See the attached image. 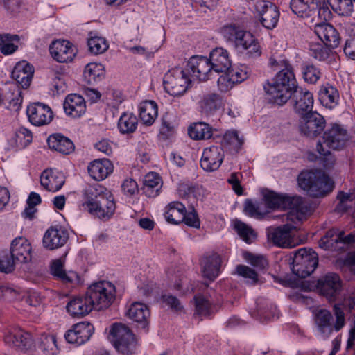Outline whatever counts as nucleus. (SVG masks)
Here are the masks:
<instances>
[{
	"label": "nucleus",
	"mask_w": 355,
	"mask_h": 355,
	"mask_svg": "<svg viewBox=\"0 0 355 355\" xmlns=\"http://www.w3.org/2000/svg\"><path fill=\"white\" fill-rule=\"evenodd\" d=\"M115 286L101 281L92 284L85 296L77 297L67 304L68 313L73 317H83L93 309L98 311L108 308L115 298Z\"/></svg>",
	"instance_id": "f257e3e1"
},
{
	"label": "nucleus",
	"mask_w": 355,
	"mask_h": 355,
	"mask_svg": "<svg viewBox=\"0 0 355 355\" xmlns=\"http://www.w3.org/2000/svg\"><path fill=\"white\" fill-rule=\"evenodd\" d=\"M85 202L83 207L91 214L104 220L109 219L114 213L116 205L111 192L105 187L96 184L85 189Z\"/></svg>",
	"instance_id": "f03ea898"
},
{
	"label": "nucleus",
	"mask_w": 355,
	"mask_h": 355,
	"mask_svg": "<svg viewBox=\"0 0 355 355\" xmlns=\"http://www.w3.org/2000/svg\"><path fill=\"white\" fill-rule=\"evenodd\" d=\"M297 87L293 67L287 61H284V68L277 73L272 83L267 82L263 85L270 101L278 105L286 103Z\"/></svg>",
	"instance_id": "7ed1b4c3"
},
{
	"label": "nucleus",
	"mask_w": 355,
	"mask_h": 355,
	"mask_svg": "<svg viewBox=\"0 0 355 355\" xmlns=\"http://www.w3.org/2000/svg\"><path fill=\"white\" fill-rule=\"evenodd\" d=\"M263 199L267 208L270 209H291L286 217L288 220L294 222V220H300L299 216L293 214H306L309 211L306 205H304L303 198L300 196H289L286 194L277 193L269 189H264L262 192Z\"/></svg>",
	"instance_id": "20e7f679"
},
{
	"label": "nucleus",
	"mask_w": 355,
	"mask_h": 355,
	"mask_svg": "<svg viewBox=\"0 0 355 355\" xmlns=\"http://www.w3.org/2000/svg\"><path fill=\"white\" fill-rule=\"evenodd\" d=\"M34 74L33 67L25 60L18 62L12 71V78L16 83L10 85L5 97L18 110L23 101L21 88L29 87Z\"/></svg>",
	"instance_id": "39448f33"
},
{
	"label": "nucleus",
	"mask_w": 355,
	"mask_h": 355,
	"mask_svg": "<svg viewBox=\"0 0 355 355\" xmlns=\"http://www.w3.org/2000/svg\"><path fill=\"white\" fill-rule=\"evenodd\" d=\"M299 187L311 196L318 198L325 196L334 189L331 179L320 171H302L297 178Z\"/></svg>",
	"instance_id": "423d86ee"
},
{
	"label": "nucleus",
	"mask_w": 355,
	"mask_h": 355,
	"mask_svg": "<svg viewBox=\"0 0 355 355\" xmlns=\"http://www.w3.org/2000/svg\"><path fill=\"white\" fill-rule=\"evenodd\" d=\"M333 313L336 321L332 324V313L327 309H320L315 315V324L318 331L324 339L328 338L333 331H339L346 324L344 306L341 304L333 306Z\"/></svg>",
	"instance_id": "0eeeda50"
},
{
	"label": "nucleus",
	"mask_w": 355,
	"mask_h": 355,
	"mask_svg": "<svg viewBox=\"0 0 355 355\" xmlns=\"http://www.w3.org/2000/svg\"><path fill=\"white\" fill-rule=\"evenodd\" d=\"M349 140L346 129L338 124H334L323 135L322 141H319L316 150L321 155H328L331 150H340Z\"/></svg>",
	"instance_id": "6e6552de"
},
{
	"label": "nucleus",
	"mask_w": 355,
	"mask_h": 355,
	"mask_svg": "<svg viewBox=\"0 0 355 355\" xmlns=\"http://www.w3.org/2000/svg\"><path fill=\"white\" fill-rule=\"evenodd\" d=\"M290 8L294 14L304 18L317 15L319 19L326 21L330 15L324 1L291 0Z\"/></svg>",
	"instance_id": "1a4fd4ad"
},
{
	"label": "nucleus",
	"mask_w": 355,
	"mask_h": 355,
	"mask_svg": "<svg viewBox=\"0 0 355 355\" xmlns=\"http://www.w3.org/2000/svg\"><path fill=\"white\" fill-rule=\"evenodd\" d=\"M318 265V254L311 249L301 248L294 254L291 270L297 277L306 278L314 272Z\"/></svg>",
	"instance_id": "9d476101"
},
{
	"label": "nucleus",
	"mask_w": 355,
	"mask_h": 355,
	"mask_svg": "<svg viewBox=\"0 0 355 355\" xmlns=\"http://www.w3.org/2000/svg\"><path fill=\"white\" fill-rule=\"evenodd\" d=\"M163 83L165 90L170 95L178 96L187 92L191 80L186 69L175 67L165 73Z\"/></svg>",
	"instance_id": "9b49d317"
},
{
	"label": "nucleus",
	"mask_w": 355,
	"mask_h": 355,
	"mask_svg": "<svg viewBox=\"0 0 355 355\" xmlns=\"http://www.w3.org/2000/svg\"><path fill=\"white\" fill-rule=\"evenodd\" d=\"M110 334L118 352L123 355H131L136 347L135 336L125 325L115 323L112 326Z\"/></svg>",
	"instance_id": "f8f14e48"
},
{
	"label": "nucleus",
	"mask_w": 355,
	"mask_h": 355,
	"mask_svg": "<svg viewBox=\"0 0 355 355\" xmlns=\"http://www.w3.org/2000/svg\"><path fill=\"white\" fill-rule=\"evenodd\" d=\"M324 127V117L316 112H308L301 116L299 129L302 135L308 137L318 136L323 131Z\"/></svg>",
	"instance_id": "ddd939ff"
},
{
	"label": "nucleus",
	"mask_w": 355,
	"mask_h": 355,
	"mask_svg": "<svg viewBox=\"0 0 355 355\" xmlns=\"http://www.w3.org/2000/svg\"><path fill=\"white\" fill-rule=\"evenodd\" d=\"M255 10L260 16V21L267 29L274 28L279 20V12L277 6L268 1H258L256 2Z\"/></svg>",
	"instance_id": "4468645a"
},
{
	"label": "nucleus",
	"mask_w": 355,
	"mask_h": 355,
	"mask_svg": "<svg viewBox=\"0 0 355 355\" xmlns=\"http://www.w3.org/2000/svg\"><path fill=\"white\" fill-rule=\"evenodd\" d=\"M26 114L29 121L35 126L48 124L53 117L51 108L48 105L40 102L28 105Z\"/></svg>",
	"instance_id": "2eb2a0df"
},
{
	"label": "nucleus",
	"mask_w": 355,
	"mask_h": 355,
	"mask_svg": "<svg viewBox=\"0 0 355 355\" xmlns=\"http://www.w3.org/2000/svg\"><path fill=\"white\" fill-rule=\"evenodd\" d=\"M223 159V149L220 146H211L204 150L200 159V166L205 171H215L219 168Z\"/></svg>",
	"instance_id": "dca6fc26"
},
{
	"label": "nucleus",
	"mask_w": 355,
	"mask_h": 355,
	"mask_svg": "<svg viewBox=\"0 0 355 355\" xmlns=\"http://www.w3.org/2000/svg\"><path fill=\"white\" fill-rule=\"evenodd\" d=\"M94 331V327L87 322H82L74 324L64 334L66 340L72 344L80 345L89 340Z\"/></svg>",
	"instance_id": "f3484780"
},
{
	"label": "nucleus",
	"mask_w": 355,
	"mask_h": 355,
	"mask_svg": "<svg viewBox=\"0 0 355 355\" xmlns=\"http://www.w3.org/2000/svg\"><path fill=\"white\" fill-rule=\"evenodd\" d=\"M295 228L292 224H284L277 227H269L267 230L268 241L281 248H291V230Z\"/></svg>",
	"instance_id": "a211bd4d"
},
{
	"label": "nucleus",
	"mask_w": 355,
	"mask_h": 355,
	"mask_svg": "<svg viewBox=\"0 0 355 355\" xmlns=\"http://www.w3.org/2000/svg\"><path fill=\"white\" fill-rule=\"evenodd\" d=\"M187 72L200 81L206 80L212 70L209 58L204 56H193L187 64Z\"/></svg>",
	"instance_id": "6ab92c4d"
},
{
	"label": "nucleus",
	"mask_w": 355,
	"mask_h": 355,
	"mask_svg": "<svg viewBox=\"0 0 355 355\" xmlns=\"http://www.w3.org/2000/svg\"><path fill=\"white\" fill-rule=\"evenodd\" d=\"M69 239L67 231L62 227H51L44 234L42 244L44 248L53 250L65 245Z\"/></svg>",
	"instance_id": "aec40b11"
},
{
	"label": "nucleus",
	"mask_w": 355,
	"mask_h": 355,
	"mask_svg": "<svg viewBox=\"0 0 355 355\" xmlns=\"http://www.w3.org/2000/svg\"><path fill=\"white\" fill-rule=\"evenodd\" d=\"M291 98L297 114L302 116L308 112H312L314 100L312 93L309 91L298 87L292 92Z\"/></svg>",
	"instance_id": "412c9836"
},
{
	"label": "nucleus",
	"mask_w": 355,
	"mask_h": 355,
	"mask_svg": "<svg viewBox=\"0 0 355 355\" xmlns=\"http://www.w3.org/2000/svg\"><path fill=\"white\" fill-rule=\"evenodd\" d=\"M52 58L58 62H69L73 60L76 54V49L67 40H56L49 47Z\"/></svg>",
	"instance_id": "4be33fe9"
},
{
	"label": "nucleus",
	"mask_w": 355,
	"mask_h": 355,
	"mask_svg": "<svg viewBox=\"0 0 355 355\" xmlns=\"http://www.w3.org/2000/svg\"><path fill=\"white\" fill-rule=\"evenodd\" d=\"M5 341L7 344L12 345L21 351L28 350L33 345L31 335L15 327L6 329Z\"/></svg>",
	"instance_id": "5701e85b"
},
{
	"label": "nucleus",
	"mask_w": 355,
	"mask_h": 355,
	"mask_svg": "<svg viewBox=\"0 0 355 355\" xmlns=\"http://www.w3.org/2000/svg\"><path fill=\"white\" fill-rule=\"evenodd\" d=\"M318 288L321 295L331 300L339 293L341 288V280L338 275L328 273L318 280Z\"/></svg>",
	"instance_id": "b1692460"
},
{
	"label": "nucleus",
	"mask_w": 355,
	"mask_h": 355,
	"mask_svg": "<svg viewBox=\"0 0 355 355\" xmlns=\"http://www.w3.org/2000/svg\"><path fill=\"white\" fill-rule=\"evenodd\" d=\"M315 33L321 41L328 47L336 48L340 42V37L337 30L331 24L320 22L315 25Z\"/></svg>",
	"instance_id": "393cba45"
},
{
	"label": "nucleus",
	"mask_w": 355,
	"mask_h": 355,
	"mask_svg": "<svg viewBox=\"0 0 355 355\" xmlns=\"http://www.w3.org/2000/svg\"><path fill=\"white\" fill-rule=\"evenodd\" d=\"M31 243L26 238L19 236L12 241L10 254L18 263H27L31 261Z\"/></svg>",
	"instance_id": "a878e982"
},
{
	"label": "nucleus",
	"mask_w": 355,
	"mask_h": 355,
	"mask_svg": "<svg viewBox=\"0 0 355 355\" xmlns=\"http://www.w3.org/2000/svg\"><path fill=\"white\" fill-rule=\"evenodd\" d=\"M127 315L130 319L137 323L138 327L143 329L144 332H148L150 313L148 307L145 304L141 302L132 303L128 310Z\"/></svg>",
	"instance_id": "bb28decb"
},
{
	"label": "nucleus",
	"mask_w": 355,
	"mask_h": 355,
	"mask_svg": "<svg viewBox=\"0 0 355 355\" xmlns=\"http://www.w3.org/2000/svg\"><path fill=\"white\" fill-rule=\"evenodd\" d=\"M221 259L219 254L211 252L205 255L200 261L204 277L214 281L219 275Z\"/></svg>",
	"instance_id": "cd10ccee"
},
{
	"label": "nucleus",
	"mask_w": 355,
	"mask_h": 355,
	"mask_svg": "<svg viewBox=\"0 0 355 355\" xmlns=\"http://www.w3.org/2000/svg\"><path fill=\"white\" fill-rule=\"evenodd\" d=\"M248 76L246 69L230 68L225 73L221 75L218 79V85L221 90H226L232 87L234 84L240 83L247 79Z\"/></svg>",
	"instance_id": "c85d7f7f"
},
{
	"label": "nucleus",
	"mask_w": 355,
	"mask_h": 355,
	"mask_svg": "<svg viewBox=\"0 0 355 355\" xmlns=\"http://www.w3.org/2000/svg\"><path fill=\"white\" fill-rule=\"evenodd\" d=\"M65 182L64 175L52 169L44 170L40 175V184L47 191L56 192Z\"/></svg>",
	"instance_id": "c756f323"
},
{
	"label": "nucleus",
	"mask_w": 355,
	"mask_h": 355,
	"mask_svg": "<svg viewBox=\"0 0 355 355\" xmlns=\"http://www.w3.org/2000/svg\"><path fill=\"white\" fill-rule=\"evenodd\" d=\"M210 64L213 71L224 73L230 69L232 62L228 52L223 48H216L209 54Z\"/></svg>",
	"instance_id": "7c9ffc66"
},
{
	"label": "nucleus",
	"mask_w": 355,
	"mask_h": 355,
	"mask_svg": "<svg viewBox=\"0 0 355 355\" xmlns=\"http://www.w3.org/2000/svg\"><path fill=\"white\" fill-rule=\"evenodd\" d=\"M63 106L65 113L73 118L81 116L86 110L84 98L76 94L67 96Z\"/></svg>",
	"instance_id": "2f4dec72"
},
{
	"label": "nucleus",
	"mask_w": 355,
	"mask_h": 355,
	"mask_svg": "<svg viewBox=\"0 0 355 355\" xmlns=\"http://www.w3.org/2000/svg\"><path fill=\"white\" fill-rule=\"evenodd\" d=\"M113 164L108 159H96L88 166V172L95 180L105 179L113 171Z\"/></svg>",
	"instance_id": "473e14b6"
},
{
	"label": "nucleus",
	"mask_w": 355,
	"mask_h": 355,
	"mask_svg": "<svg viewBox=\"0 0 355 355\" xmlns=\"http://www.w3.org/2000/svg\"><path fill=\"white\" fill-rule=\"evenodd\" d=\"M47 143L51 149L64 155L70 154L75 148L72 141L61 134L50 135L47 139Z\"/></svg>",
	"instance_id": "72a5a7b5"
},
{
	"label": "nucleus",
	"mask_w": 355,
	"mask_h": 355,
	"mask_svg": "<svg viewBox=\"0 0 355 355\" xmlns=\"http://www.w3.org/2000/svg\"><path fill=\"white\" fill-rule=\"evenodd\" d=\"M162 187V182L159 175L151 172L145 176L142 190L146 196L155 198L158 196Z\"/></svg>",
	"instance_id": "f704fd0d"
},
{
	"label": "nucleus",
	"mask_w": 355,
	"mask_h": 355,
	"mask_svg": "<svg viewBox=\"0 0 355 355\" xmlns=\"http://www.w3.org/2000/svg\"><path fill=\"white\" fill-rule=\"evenodd\" d=\"M139 111L141 121L146 125H151L158 115L157 105L153 101H146L141 103Z\"/></svg>",
	"instance_id": "c9c22d12"
},
{
	"label": "nucleus",
	"mask_w": 355,
	"mask_h": 355,
	"mask_svg": "<svg viewBox=\"0 0 355 355\" xmlns=\"http://www.w3.org/2000/svg\"><path fill=\"white\" fill-rule=\"evenodd\" d=\"M166 209V211H165L164 216L168 223L180 224L183 222L186 207L182 203L178 201H173L170 202Z\"/></svg>",
	"instance_id": "e433bc0d"
},
{
	"label": "nucleus",
	"mask_w": 355,
	"mask_h": 355,
	"mask_svg": "<svg viewBox=\"0 0 355 355\" xmlns=\"http://www.w3.org/2000/svg\"><path fill=\"white\" fill-rule=\"evenodd\" d=\"M319 100L326 107L333 108L338 103L339 93L337 89L330 84L324 85L319 92Z\"/></svg>",
	"instance_id": "4c0bfd02"
},
{
	"label": "nucleus",
	"mask_w": 355,
	"mask_h": 355,
	"mask_svg": "<svg viewBox=\"0 0 355 355\" xmlns=\"http://www.w3.org/2000/svg\"><path fill=\"white\" fill-rule=\"evenodd\" d=\"M105 74L103 64L100 63L87 64L83 71V78L88 85H93L94 83L101 80Z\"/></svg>",
	"instance_id": "58836bf2"
},
{
	"label": "nucleus",
	"mask_w": 355,
	"mask_h": 355,
	"mask_svg": "<svg viewBox=\"0 0 355 355\" xmlns=\"http://www.w3.org/2000/svg\"><path fill=\"white\" fill-rule=\"evenodd\" d=\"M138 125L137 116L131 112H123L118 121V128L121 134H131L134 132Z\"/></svg>",
	"instance_id": "ea45409f"
},
{
	"label": "nucleus",
	"mask_w": 355,
	"mask_h": 355,
	"mask_svg": "<svg viewBox=\"0 0 355 355\" xmlns=\"http://www.w3.org/2000/svg\"><path fill=\"white\" fill-rule=\"evenodd\" d=\"M19 42L17 35L0 34V51L3 55H10L15 53L17 49V44Z\"/></svg>",
	"instance_id": "a19ab883"
},
{
	"label": "nucleus",
	"mask_w": 355,
	"mask_h": 355,
	"mask_svg": "<svg viewBox=\"0 0 355 355\" xmlns=\"http://www.w3.org/2000/svg\"><path fill=\"white\" fill-rule=\"evenodd\" d=\"M343 232L336 229L329 230L319 241L320 248L324 250H334L342 239Z\"/></svg>",
	"instance_id": "79ce46f5"
},
{
	"label": "nucleus",
	"mask_w": 355,
	"mask_h": 355,
	"mask_svg": "<svg viewBox=\"0 0 355 355\" xmlns=\"http://www.w3.org/2000/svg\"><path fill=\"white\" fill-rule=\"evenodd\" d=\"M189 135L193 139H208L212 136V128L205 123H196L189 128Z\"/></svg>",
	"instance_id": "37998d69"
},
{
	"label": "nucleus",
	"mask_w": 355,
	"mask_h": 355,
	"mask_svg": "<svg viewBox=\"0 0 355 355\" xmlns=\"http://www.w3.org/2000/svg\"><path fill=\"white\" fill-rule=\"evenodd\" d=\"M221 105V98L219 95L211 94L206 96L201 102L202 112L207 116L214 114Z\"/></svg>",
	"instance_id": "c03bdc74"
},
{
	"label": "nucleus",
	"mask_w": 355,
	"mask_h": 355,
	"mask_svg": "<svg viewBox=\"0 0 355 355\" xmlns=\"http://www.w3.org/2000/svg\"><path fill=\"white\" fill-rule=\"evenodd\" d=\"M354 0H327L332 10L343 16H349L353 12Z\"/></svg>",
	"instance_id": "a18cd8bd"
},
{
	"label": "nucleus",
	"mask_w": 355,
	"mask_h": 355,
	"mask_svg": "<svg viewBox=\"0 0 355 355\" xmlns=\"http://www.w3.org/2000/svg\"><path fill=\"white\" fill-rule=\"evenodd\" d=\"M89 33V37L87 40V45L89 51L95 55L101 54L107 50L109 46L104 37L99 36H92Z\"/></svg>",
	"instance_id": "49530a36"
},
{
	"label": "nucleus",
	"mask_w": 355,
	"mask_h": 355,
	"mask_svg": "<svg viewBox=\"0 0 355 355\" xmlns=\"http://www.w3.org/2000/svg\"><path fill=\"white\" fill-rule=\"evenodd\" d=\"M303 78L309 83H315L321 77L320 70L313 64H304L302 67Z\"/></svg>",
	"instance_id": "de8ad7c7"
},
{
	"label": "nucleus",
	"mask_w": 355,
	"mask_h": 355,
	"mask_svg": "<svg viewBox=\"0 0 355 355\" xmlns=\"http://www.w3.org/2000/svg\"><path fill=\"white\" fill-rule=\"evenodd\" d=\"M234 228L239 236L246 243H251L255 237L253 230L240 220L235 221Z\"/></svg>",
	"instance_id": "09e8293b"
},
{
	"label": "nucleus",
	"mask_w": 355,
	"mask_h": 355,
	"mask_svg": "<svg viewBox=\"0 0 355 355\" xmlns=\"http://www.w3.org/2000/svg\"><path fill=\"white\" fill-rule=\"evenodd\" d=\"M18 263L10 254V252H2L0 254V271L5 273H10L15 269Z\"/></svg>",
	"instance_id": "8fccbe9b"
},
{
	"label": "nucleus",
	"mask_w": 355,
	"mask_h": 355,
	"mask_svg": "<svg viewBox=\"0 0 355 355\" xmlns=\"http://www.w3.org/2000/svg\"><path fill=\"white\" fill-rule=\"evenodd\" d=\"M63 268L64 265L60 259L53 261L51 266V274L64 282H71V279L67 275Z\"/></svg>",
	"instance_id": "3c124183"
},
{
	"label": "nucleus",
	"mask_w": 355,
	"mask_h": 355,
	"mask_svg": "<svg viewBox=\"0 0 355 355\" xmlns=\"http://www.w3.org/2000/svg\"><path fill=\"white\" fill-rule=\"evenodd\" d=\"M339 202L336 207V211L339 213H345L352 207L353 200L351 194L340 191L337 196Z\"/></svg>",
	"instance_id": "603ef678"
},
{
	"label": "nucleus",
	"mask_w": 355,
	"mask_h": 355,
	"mask_svg": "<svg viewBox=\"0 0 355 355\" xmlns=\"http://www.w3.org/2000/svg\"><path fill=\"white\" fill-rule=\"evenodd\" d=\"M254 37L250 33L242 31L241 32L239 33V36L236 38L234 44L237 49L240 52L243 53L246 47L249 44H252V41H254Z\"/></svg>",
	"instance_id": "864d4df0"
},
{
	"label": "nucleus",
	"mask_w": 355,
	"mask_h": 355,
	"mask_svg": "<svg viewBox=\"0 0 355 355\" xmlns=\"http://www.w3.org/2000/svg\"><path fill=\"white\" fill-rule=\"evenodd\" d=\"M196 312L200 316H207L210 313V304L203 296L198 295L194 297Z\"/></svg>",
	"instance_id": "5fc2aeb1"
},
{
	"label": "nucleus",
	"mask_w": 355,
	"mask_h": 355,
	"mask_svg": "<svg viewBox=\"0 0 355 355\" xmlns=\"http://www.w3.org/2000/svg\"><path fill=\"white\" fill-rule=\"evenodd\" d=\"M236 270L239 275L249 279L251 284H255L258 282L257 273L251 268L244 265H238Z\"/></svg>",
	"instance_id": "6e6d98bb"
},
{
	"label": "nucleus",
	"mask_w": 355,
	"mask_h": 355,
	"mask_svg": "<svg viewBox=\"0 0 355 355\" xmlns=\"http://www.w3.org/2000/svg\"><path fill=\"white\" fill-rule=\"evenodd\" d=\"M310 55L315 59L322 61L329 57V51L320 44H312L310 46Z\"/></svg>",
	"instance_id": "4d7b16f0"
},
{
	"label": "nucleus",
	"mask_w": 355,
	"mask_h": 355,
	"mask_svg": "<svg viewBox=\"0 0 355 355\" xmlns=\"http://www.w3.org/2000/svg\"><path fill=\"white\" fill-rule=\"evenodd\" d=\"M244 211L250 216L254 217L257 219H261L263 218L265 213L260 211L259 207L254 204L251 200H246L244 205Z\"/></svg>",
	"instance_id": "13d9d810"
},
{
	"label": "nucleus",
	"mask_w": 355,
	"mask_h": 355,
	"mask_svg": "<svg viewBox=\"0 0 355 355\" xmlns=\"http://www.w3.org/2000/svg\"><path fill=\"white\" fill-rule=\"evenodd\" d=\"M41 347L44 352H46L47 355L53 354L56 348L55 337L53 335L44 336L42 338Z\"/></svg>",
	"instance_id": "bf43d9fd"
},
{
	"label": "nucleus",
	"mask_w": 355,
	"mask_h": 355,
	"mask_svg": "<svg viewBox=\"0 0 355 355\" xmlns=\"http://www.w3.org/2000/svg\"><path fill=\"white\" fill-rule=\"evenodd\" d=\"M162 298L165 304L169 306L173 311L180 312L183 310V306L175 296L165 294L162 296Z\"/></svg>",
	"instance_id": "052dcab7"
},
{
	"label": "nucleus",
	"mask_w": 355,
	"mask_h": 355,
	"mask_svg": "<svg viewBox=\"0 0 355 355\" xmlns=\"http://www.w3.org/2000/svg\"><path fill=\"white\" fill-rule=\"evenodd\" d=\"M184 219L183 222L189 227L199 228L200 226V219L196 211L192 207V211L187 212L184 214Z\"/></svg>",
	"instance_id": "680f3d73"
},
{
	"label": "nucleus",
	"mask_w": 355,
	"mask_h": 355,
	"mask_svg": "<svg viewBox=\"0 0 355 355\" xmlns=\"http://www.w3.org/2000/svg\"><path fill=\"white\" fill-rule=\"evenodd\" d=\"M247 258L250 263L259 270H265L268 266V262L263 256L249 254Z\"/></svg>",
	"instance_id": "e2e57ef3"
},
{
	"label": "nucleus",
	"mask_w": 355,
	"mask_h": 355,
	"mask_svg": "<svg viewBox=\"0 0 355 355\" xmlns=\"http://www.w3.org/2000/svg\"><path fill=\"white\" fill-rule=\"evenodd\" d=\"M17 141H19L21 145L27 146L32 141V133L31 132L24 128H19L16 132Z\"/></svg>",
	"instance_id": "0e129e2a"
},
{
	"label": "nucleus",
	"mask_w": 355,
	"mask_h": 355,
	"mask_svg": "<svg viewBox=\"0 0 355 355\" xmlns=\"http://www.w3.org/2000/svg\"><path fill=\"white\" fill-rule=\"evenodd\" d=\"M345 55L350 60H355V38L350 37L346 40L343 47Z\"/></svg>",
	"instance_id": "69168bd1"
},
{
	"label": "nucleus",
	"mask_w": 355,
	"mask_h": 355,
	"mask_svg": "<svg viewBox=\"0 0 355 355\" xmlns=\"http://www.w3.org/2000/svg\"><path fill=\"white\" fill-rule=\"evenodd\" d=\"M242 30H239L234 26H227L223 28V34L224 37L229 41L235 42L239 36V33Z\"/></svg>",
	"instance_id": "338daca9"
},
{
	"label": "nucleus",
	"mask_w": 355,
	"mask_h": 355,
	"mask_svg": "<svg viewBox=\"0 0 355 355\" xmlns=\"http://www.w3.org/2000/svg\"><path fill=\"white\" fill-rule=\"evenodd\" d=\"M244 51H245V54L249 58H257L261 53L260 46L255 38L254 39V41H252V44H249L246 47Z\"/></svg>",
	"instance_id": "774afa93"
}]
</instances>
